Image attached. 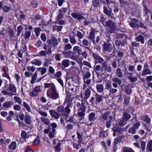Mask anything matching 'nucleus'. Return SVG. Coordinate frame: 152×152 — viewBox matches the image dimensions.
<instances>
[{
  "mask_svg": "<svg viewBox=\"0 0 152 152\" xmlns=\"http://www.w3.org/2000/svg\"><path fill=\"white\" fill-rule=\"evenodd\" d=\"M76 102V105L78 108V115L79 116L83 118L86 110V107L84 105L83 99L82 98L81 99L77 98Z\"/></svg>",
  "mask_w": 152,
  "mask_h": 152,
  "instance_id": "nucleus-1",
  "label": "nucleus"
},
{
  "mask_svg": "<svg viewBox=\"0 0 152 152\" xmlns=\"http://www.w3.org/2000/svg\"><path fill=\"white\" fill-rule=\"evenodd\" d=\"M73 99V97L68 96L65 100L64 103L67 104L65 107V110L69 114L71 111L70 108H72L73 106L72 101Z\"/></svg>",
  "mask_w": 152,
  "mask_h": 152,
  "instance_id": "nucleus-2",
  "label": "nucleus"
},
{
  "mask_svg": "<svg viewBox=\"0 0 152 152\" xmlns=\"http://www.w3.org/2000/svg\"><path fill=\"white\" fill-rule=\"evenodd\" d=\"M104 26L107 28V30L109 33H112L115 31L116 29L115 25V23L111 21L108 20L106 21L105 25L104 24Z\"/></svg>",
  "mask_w": 152,
  "mask_h": 152,
  "instance_id": "nucleus-3",
  "label": "nucleus"
},
{
  "mask_svg": "<svg viewBox=\"0 0 152 152\" xmlns=\"http://www.w3.org/2000/svg\"><path fill=\"white\" fill-rule=\"evenodd\" d=\"M60 41V38H58L57 39L56 37L53 36H51L50 39L47 40V42L48 45H52L53 47L57 46Z\"/></svg>",
  "mask_w": 152,
  "mask_h": 152,
  "instance_id": "nucleus-4",
  "label": "nucleus"
},
{
  "mask_svg": "<svg viewBox=\"0 0 152 152\" xmlns=\"http://www.w3.org/2000/svg\"><path fill=\"white\" fill-rule=\"evenodd\" d=\"M47 96L50 98L52 99L56 100L58 99L59 97V94L57 92L56 88L51 91V92H47Z\"/></svg>",
  "mask_w": 152,
  "mask_h": 152,
  "instance_id": "nucleus-5",
  "label": "nucleus"
},
{
  "mask_svg": "<svg viewBox=\"0 0 152 152\" xmlns=\"http://www.w3.org/2000/svg\"><path fill=\"white\" fill-rule=\"evenodd\" d=\"M113 47H114V45H113L109 41L104 42L103 45V51L104 53L106 51L111 52L113 50Z\"/></svg>",
  "mask_w": 152,
  "mask_h": 152,
  "instance_id": "nucleus-6",
  "label": "nucleus"
},
{
  "mask_svg": "<svg viewBox=\"0 0 152 152\" xmlns=\"http://www.w3.org/2000/svg\"><path fill=\"white\" fill-rule=\"evenodd\" d=\"M45 133H48V136L50 139L53 138L56 134V129H51L50 127H48V129H45L44 130Z\"/></svg>",
  "mask_w": 152,
  "mask_h": 152,
  "instance_id": "nucleus-7",
  "label": "nucleus"
},
{
  "mask_svg": "<svg viewBox=\"0 0 152 152\" xmlns=\"http://www.w3.org/2000/svg\"><path fill=\"white\" fill-rule=\"evenodd\" d=\"M140 125V123L139 122H137L133 124L132 127L129 129L128 132L132 134H135L136 132V130H137Z\"/></svg>",
  "mask_w": 152,
  "mask_h": 152,
  "instance_id": "nucleus-8",
  "label": "nucleus"
},
{
  "mask_svg": "<svg viewBox=\"0 0 152 152\" xmlns=\"http://www.w3.org/2000/svg\"><path fill=\"white\" fill-rule=\"evenodd\" d=\"M102 66L103 69L108 72H110L112 71L110 65H108L107 62L104 61L102 64Z\"/></svg>",
  "mask_w": 152,
  "mask_h": 152,
  "instance_id": "nucleus-9",
  "label": "nucleus"
},
{
  "mask_svg": "<svg viewBox=\"0 0 152 152\" xmlns=\"http://www.w3.org/2000/svg\"><path fill=\"white\" fill-rule=\"evenodd\" d=\"M93 56L97 62L102 64L104 62V60L97 54L93 53Z\"/></svg>",
  "mask_w": 152,
  "mask_h": 152,
  "instance_id": "nucleus-10",
  "label": "nucleus"
},
{
  "mask_svg": "<svg viewBox=\"0 0 152 152\" xmlns=\"http://www.w3.org/2000/svg\"><path fill=\"white\" fill-rule=\"evenodd\" d=\"M112 130L114 132L113 134L114 136H115L116 134L118 135L123 131L122 128L117 126L114 127L112 129Z\"/></svg>",
  "mask_w": 152,
  "mask_h": 152,
  "instance_id": "nucleus-11",
  "label": "nucleus"
},
{
  "mask_svg": "<svg viewBox=\"0 0 152 152\" xmlns=\"http://www.w3.org/2000/svg\"><path fill=\"white\" fill-rule=\"evenodd\" d=\"M57 110L58 112L62 113L65 116H67L69 115L68 113L65 110V107L64 108L62 106H59L58 107Z\"/></svg>",
  "mask_w": 152,
  "mask_h": 152,
  "instance_id": "nucleus-12",
  "label": "nucleus"
},
{
  "mask_svg": "<svg viewBox=\"0 0 152 152\" xmlns=\"http://www.w3.org/2000/svg\"><path fill=\"white\" fill-rule=\"evenodd\" d=\"M71 15L73 17L75 18H77L79 20H84L86 19L85 17L77 13H72Z\"/></svg>",
  "mask_w": 152,
  "mask_h": 152,
  "instance_id": "nucleus-13",
  "label": "nucleus"
},
{
  "mask_svg": "<svg viewBox=\"0 0 152 152\" xmlns=\"http://www.w3.org/2000/svg\"><path fill=\"white\" fill-rule=\"evenodd\" d=\"M73 50L75 53H77L78 56H79L82 52V49L78 46H75L73 48Z\"/></svg>",
  "mask_w": 152,
  "mask_h": 152,
  "instance_id": "nucleus-14",
  "label": "nucleus"
},
{
  "mask_svg": "<svg viewBox=\"0 0 152 152\" xmlns=\"http://www.w3.org/2000/svg\"><path fill=\"white\" fill-rule=\"evenodd\" d=\"M49 113L51 116L56 119H58L60 115V114L52 110H50Z\"/></svg>",
  "mask_w": 152,
  "mask_h": 152,
  "instance_id": "nucleus-15",
  "label": "nucleus"
},
{
  "mask_svg": "<svg viewBox=\"0 0 152 152\" xmlns=\"http://www.w3.org/2000/svg\"><path fill=\"white\" fill-rule=\"evenodd\" d=\"M133 21H132L129 23V25L132 28H137L138 20L135 18L132 19Z\"/></svg>",
  "mask_w": 152,
  "mask_h": 152,
  "instance_id": "nucleus-16",
  "label": "nucleus"
},
{
  "mask_svg": "<svg viewBox=\"0 0 152 152\" xmlns=\"http://www.w3.org/2000/svg\"><path fill=\"white\" fill-rule=\"evenodd\" d=\"M96 101V103H100L102 100L103 96L96 93L95 95Z\"/></svg>",
  "mask_w": 152,
  "mask_h": 152,
  "instance_id": "nucleus-17",
  "label": "nucleus"
},
{
  "mask_svg": "<svg viewBox=\"0 0 152 152\" xmlns=\"http://www.w3.org/2000/svg\"><path fill=\"white\" fill-rule=\"evenodd\" d=\"M70 61L67 59L64 60L61 63V67L62 68H65L68 67L69 65Z\"/></svg>",
  "mask_w": 152,
  "mask_h": 152,
  "instance_id": "nucleus-18",
  "label": "nucleus"
},
{
  "mask_svg": "<svg viewBox=\"0 0 152 152\" xmlns=\"http://www.w3.org/2000/svg\"><path fill=\"white\" fill-rule=\"evenodd\" d=\"M84 99L87 100L90 97L91 94V91L89 88H87L85 91L84 92Z\"/></svg>",
  "mask_w": 152,
  "mask_h": 152,
  "instance_id": "nucleus-19",
  "label": "nucleus"
},
{
  "mask_svg": "<svg viewBox=\"0 0 152 152\" xmlns=\"http://www.w3.org/2000/svg\"><path fill=\"white\" fill-rule=\"evenodd\" d=\"M103 9L105 15L108 16H111L112 11L111 9L109 10L106 7L104 6Z\"/></svg>",
  "mask_w": 152,
  "mask_h": 152,
  "instance_id": "nucleus-20",
  "label": "nucleus"
},
{
  "mask_svg": "<svg viewBox=\"0 0 152 152\" xmlns=\"http://www.w3.org/2000/svg\"><path fill=\"white\" fill-rule=\"evenodd\" d=\"M88 38L89 39L92 40L93 44L95 45L96 42L94 39L95 38V32L94 31H90Z\"/></svg>",
  "mask_w": 152,
  "mask_h": 152,
  "instance_id": "nucleus-21",
  "label": "nucleus"
},
{
  "mask_svg": "<svg viewBox=\"0 0 152 152\" xmlns=\"http://www.w3.org/2000/svg\"><path fill=\"white\" fill-rule=\"evenodd\" d=\"M51 48H48L47 51L45 50H41L39 53V54L42 56H45L48 54V53H51Z\"/></svg>",
  "mask_w": 152,
  "mask_h": 152,
  "instance_id": "nucleus-22",
  "label": "nucleus"
},
{
  "mask_svg": "<svg viewBox=\"0 0 152 152\" xmlns=\"http://www.w3.org/2000/svg\"><path fill=\"white\" fill-rule=\"evenodd\" d=\"M146 149L148 152L152 151V140H149L147 145Z\"/></svg>",
  "mask_w": 152,
  "mask_h": 152,
  "instance_id": "nucleus-23",
  "label": "nucleus"
},
{
  "mask_svg": "<svg viewBox=\"0 0 152 152\" xmlns=\"http://www.w3.org/2000/svg\"><path fill=\"white\" fill-rule=\"evenodd\" d=\"M135 40L137 42H141V43L142 44H144L145 42L144 37L140 34L136 37Z\"/></svg>",
  "mask_w": 152,
  "mask_h": 152,
  "instance_id": "nucleus-24",
  "label": "nucleus"
},
{
  "mask_svg": "<svg viewBox=\"0 0 152 152\" xmlns=\"http://www.w3.org/2000/svg\"><path fill=\"white\" fill-rule=\"evenodd\" d=\"M131 117V115L126 112H124L123 113L122 117L123 119L127 121Z\"/></svg>",
  "mask_w": 152,
  "mask_h": 152,
  "instance_id": "nucleus-25",
  "label": "nucleus"
},
{
  "mask_svg": "<svg viewBox=\"0 0 152 152\" xmlns=\"http://www.w3.org/2000/svg\"><path fill=\"white\" fill-rule=\"evenodd\" d=\"M44 87L46 88H50L51 89V90L54 89L55 87V86L53 83H45Z\"/></svg>",
  "mask_w": 152,
  "mask_h": 152,
  "instance_id": "nucleus-26",
  "label": "nucleus"
},
{
  "mask_svg": "<svg viewBox=\"0 0 152 152\" xmlns=\"http://www.w3.org/2000/svg\"><path fill=\"white\" fill-rule=\"evenodd\" d=\"M96 88L97 90L99 93H101L104 91V87L103 86L102 84L96 85Z\"/></svg>",
  "mask_w": 152,
  "mask_h": 152,
  "instance_id": "nucleus-27",
  "label": "nucleus"
},
{
  "mask_svg": "<svg viewBox=\"0 0 152 152\" xmlns=\"http://www.w3.org/2000/svg\"><path fill=\"white\" fill-rule=\"evenodd\" d=\"M110 114V112L109 111L105 112L102 115L101 119H102L103 121L107 120L108 116Z\"/></svg>",
  "mask_w": 152,
  "mask_h": 152,
  "instance_id": "nucleus-28",
  "label": "nucleus"
},
{
  "mask_svg": "<svg viewBox=\"0 0 152 152\" xmlns=\"http://www.w3.org/2000/svg\"><path fill=\"white\" fill-rule=\"evenodd\" d=\"M109 119L108 121H107L106 123V126L107 128H109L111 125V121L113 119V117L112 115L109 116Z\"/></svg>",
  "mask_w": 152,
  "mask_h": 152,
  "instance_id": "nucleus-29",
  "label": "nucleus"
},
{
  "mask_svg": "<svg viewBox=\"0 0 152 152\" xmlns=\"http://www.w3.org/2000/svg\"><path fill=\"white\" fill-rule=\"evenodd\" d=\"M94 70L96 71H97L99 73H102L103 72L104 70L102 67H101L99 65H97L94 68Z\"/></svg>",
  "mask_w": 152,
  "mask_h": 152,
  "instance_id": "nucleus-30",
  "label": "nucleus"
},
{
  "mask_svg": "<svg viewBox=\"0 0 152 152\" xmlns=\"http://www.w3.org/2000/svg\"><path fill=\"white\" fill-rule=\"evenodd\" d=\"M31 63L32 64L38 66H40L42 64L41 61L37 59L33 60L31 61Z\"/></svg>",
  "mask_w": 152,
  "mask_h": 152,
  "instance_id": "nucleus-31",
  "label": "nucleus"
},
{
  "mask_svg": "<svg viewBox=\"0 0 152 152\" xmlns=\"http://www.w3.org/2000/svg\"><path fill=\"white\" fill-rule=\"evenodd\" d=\"M95 113H94L92 112L89 115L88 120L90 121H94L96 119L95 118Z\"/></svg>",
  "mask_w": 152,
  "mask_h": 152,
  "instance_id": "nucleus-32",
  "label": "nucleus"
},
{
  "mask_svg": "<svg viewBox=\"0 0 152 152\" xmlns=\"http://www.w3.org/2000/svg\"><path fill=\"white\" fill-rule=\"evenodd\" d=\"M17 146L16 142L15 141L12 142L8 147V148L11 150H15Z\"/></svg>",
  "mask_w": 152,
  "mask_h": 152,
  "instance_id": "nucleus-33",
  "label": "nucleus"
},
{
  "mask_svg": "<svg viewBox=\"0 0 152 152\" xmlns=\"http://www.w3.org/2000/svg\"><path fill=\"white\" fill-rule=\"evenodd\" d=\"M151 73V72L148 68L143 69L142 71V75L144 76L147 75H150Z\"/></svg>",
  "mask_w": 152,
  "mask_h": 152,
  "instance_id": "nucleus-34",
  "label": "nucleus"
},
{
  "mask_svg": "<svg viewBox=\"0 0 152 152\" xmlns=\"http://www.w3.org/2000/svg\"><path fill=\"white\" fill-rule=\"evenodd\" d=\"M122 152H135L134 151L130 148L127 147H123L122 148Z\"/></svg>",
  "mask_w": 152,
  "mask_h": 152,
  "instance_id": "nucleus-35",
  "label": "nucleus"
},
{
  "mask_svg": "<svg viewBox=\"0 0 152 152\" xmlns=\"http://www.w3.org/2000/svg\"><path fill=\"white\" fill-rule=\"evenodd\" d=\"M116 74L119 78H121L123 76V73L121 69L119 68H117L116 69Z\"/></svg>",
  "mask_w": 152,
  "mask_h": 152,
  "instance_id": "nucleus-36",
  "label": "nucleus"
},
{
  "mask_svg": "<svg viewBox=\"0 0 152 152\" xmlns=\"http://www.w3.org/2000/svg\"><path fill=\"white\" fill-rule=\"evenodd\" d=\"M31 75H32V76L31 77V83L33 84L34 83V81L37 78V72L36 71L34 74H32V73H31Z\"/></svg>",
  "mask_w": 152,
  "mask_h": 152,
  "instance_id": "nucleus-37",
  "label": "nucleus"
},
{
  "mask_svg": "<svg viewBox=\"0 0 152 152\" xmlns=\"http://www.w3.org/2000/svg\"><path fill=\"white\" fill-rule=\"evenodd\" d=\"M40 119L41 121L47 125H48L50 124V122L48 118L41 117Z\"/></svg>",
  "mask_w": 152,
  "mask_h": 152,
  "instance_id": "nucleus-38",
  "label": "nucleus"
},
{
  "mask_svg": "<svg viewBox=\"0 0 152 152\" xmlns=\"http://www.w3.org/2000/svg\"><path fill=\"white\" fill-rule=\"evenodd\" d=\"M69 38L71 44L74 45L76 43L77 41L75 37L71 35H69Z\"/></svg>",
  "mask_w": 152,
  "mask_h": 152,
  "instance_id": "nucleus-39",
  "label": "nucleus"
},
{
  "mask_svg": "<svg viewBox=\"0 0 152 152\" xmlns=\"http://www.w3.org/2000/svg\"><path fill=\"white\" fill-rule=\"evenodd\" d=\"M25 122L26 124L30 125L31 123V118L28 115H26L25 117Z\"/></svg>",
  "mask_w": 152,
  "mask_h": 152,
  "instance_id": "nucleus-40",
  "label": "nucleus"
},
{
  "mask_svg": "<svg viewBox=\"0 0 152 152\" xmlns=\"http://www.w3.org/2000/svg\"><path fill=\"white\" fill-rule=\"evenodd\" d=\"M82 43L83 45H84V47L86 49L89 50H90V49L88 47L86 46H88L89 44V42L86 39H83L82 41Z\"/></svg>",
  "mask_w": 152,
  "mask_h": 152,
  "instance_id": "nucleus-41",
  "label": "nucleus"
},
{
  "mask_svg": "<svg viewBox=\"0 0 152 152\" xmlns=\"http://www.w3.org/2000/svg\"><path fill=\"white\" fill-rule=\"evenodd\" d=\"M63 26H61L55 25L53 27V30H56L58 31H61Z\"/></svg>",
  "mask_w": 152,
  "mask_h": 152,
  "instance_id": "nucleus-42",
  "label": "nucleus"
},
{
  "mask_svg": "<svg viewBox=\"0 0 152 152\" xmlns=\"http://www.w3.org/2000/svg\"><path fill=\"white\" fill-rule=\"evenodd\" d=\"M112 80L113 82L118 85H120L121 84V80L117 77L113 78Z\"/></svg>",
  "mask_w": 152,
  "mask_h": 152,
  "instance_id": "nucleus-43",
  "label": "nucleus"
},
{
  "mask_svg": "<svg viewBox=\"0 0 152 152\" xmlns=\"http://www.w3.org/2000/svg\"><path fill=\"white\" fill-rule=\"evenodd\" d=\"M12 104V102L8 101L4 103L3 104V106L4 107L7 108L10 107Z\"/></svg>",
  "mask_w": 152,
  "mask_h": 152,
  "instance_id": "nucleus-44",
  "label": "nucleus"
},
{
  "mask_svg": "<svg viewBox=\"0 0 152 152\" xmlns=\"http://www.w3.org/2000/svg\"><path fill=\"white\" fill-rule=\"evenodd\" d=\"M105 88L109 90L111 88V82L109 80H107L105 82Z\"/></svg>",
  "mask_w": 152,
  "mask_h": 152,
  "instance_id": "nucleus-45",
  "label": "nucleus"
},
{
  "mask_svg": "<svg viewBox=\"0 0 152 152\" xmlns=\"http://www.w3.org/2000/svg\"><path fill=\"white\" fill-rule=\"evenodd\" d=\"M37 69L38 71H40L42 75L45 74L47 71V69L44 67L39 68Z\"/></svg>",
  "mask_w": 152,
  "mask_h": 152,
  "instance_id": "nucleus-46",
  "label": "nucleus"
},
{
  "mask_svg": "<svg viewBox=\"0 0 152 152\" xmlns=\"http://www.w3.org/2000/svg\"><path fill=\"white\" fill-rule=\"evenodd\" d=\"M23 29V28L21 25H20L18 27H17V36H19L21 32Z\"/></svg>",
  "mask_w": 152,
  "mask_h": 152,
  "instance_id": "nucleus-47",
  "label": "nucleus"
},
{
  "mask_svg": "<svg viewBox=\"0 0 152 152\" xmlns=\"http://www.w3.org/2000/svg\"><path fill=\"white\" fill-rule=\"evenodd\" d=\"M9 90L13 92H15L16 91V88L15 86L12 84H10L9 85Z\"/></svg>",
  "mask_w": 152,
  "mask_h": 152,
  "instance_id": "nucleus-48",
  "label": "nucleus"
},
{
  "mask_svg": "<svg viewBox=\"0 0 152 152\" xmlns=\"http://www.w3.org/2000/svg\"><path fill=\"white\" fill-rule=\"evenodd\" d=\"M72 48V46L69 43H68L64 45V48L65 50H68L71 49Z\"/></svg>",
  "mask_w": 152,
  "mask_h": 152,
  "instance_id": "nucleus-49",
  "label": "nucleus"
},
{
  "mask_svg": "<svg viewBox=\"0 0 152 152\" xmlns=\"http://www.w3.org/2000/svg\"><path fill=\"white\" fill-rule=\"evenodd\" d=\"M34 31L37 37H38L40 34V32L41 31V28L39 27H36L34 28Z\"/></svg>",
  "mask_w": 152,
  "mask_h": 152,
  "instance_id": "nucleus-50",
  "label": "nucleus"
},
{
  "mask_svg": "<svg viewBox=\"0 0 152 152\" xmlns=\"http://www.w3.org/2000/svg\"><path fill=\"white\" fill-rule=\"evenodd\" d=\"M99 4V0H94L92 2V6L95 7H97Z\"/></svg>",
  "mask_w": 152,
  "mask_h": 152,
  "instance_id": "nucleus-51",
  "label": "nucleus"
},
{
  "mask_svg": "<svg viewBox=\"0 0 152 152\" xmlns=\"http://www.w3.org/2000/svg\"><path fill=\"white\" fill-rule=\"evenodd\" d=\"M40 142L39 137H37L36 138L34 141L33 142L32 144L34 145H38Z\"/></svg>",
  "mask_w": 152,
  "mask_h": 152,
  "instance_id": "nucleus-52",
  "label": "nucleus"
},
{
  "mask_svg": "<svg viewBox=\"0 0 152 152\" xmlns=\"http://www.w3.org/2000/svg\"><path fill=\"white\" fill-rule=\"evenodd\" d=\"M116 37L118 39H121L124 38L126 39L127 37V36L123 34H118L116 36Z\"/></svg>",
  "mask_w": 152,
  "mask_h": 152,
  "instance_id": "nucleus-53",
  "label": "nucleus"
},
{
  "mask_svg": "<svg viewBox=\"0 0 152 152\" xmlns=\"http://www.w3.org/2000/svg\"><path fill=\"white\" fill-rule=\"evenodd\" d=\"M61 145V144L60 143H58L55 146L54 148L56 152H59L60 151V147Z\"/></svg>",
  "mask_w": 152,
  "mask_h": 152,
  "instance_id": "nucleus-54",
  "label": "nucleus"
},
{
  "mask_svg": "<svg viewBox=\"0 0 152 152\" xmlns=\"http://www.w3.org/2000/svg\"><path fill=\"white\" fill-rule=\"evenodd\" d=\"M11 37H14V30L12 28H10L8 31Z\"/></svg>",
  "mask_w": 152,
  "mask_h": 152,
  "instance_id": "nucleus-55",
  "label": "nucleus"
},
{
  "mask_svg": "<svg viewBox=\"0 0 152 152\" xmlns=\"http://www.w3.org/2000/svg\"><path fill=\"white\" fill-rule=\"evenodd\" d=\"M23 105L24 107L28 112H29L30 111V107L26 102H23Z\"/></svg>",
  "mask_w": 152,
  "mask_h": 152,
  "instance_id": "nucleus-56",
  "label": "nucleus"
},
{
  "mask_svg": "<svg viewBox=\"0 0 152 152\" xmlns=\"http://www.w3.org/2000/svg\"><path fill=\"white\" fill-rule=\"evenodd\" d=\"M128 79L131 82H134L137 80V77H132L131 76L128 77Z\"/></svg>",
  "mask_w": 152,
  "mask_h": 152,
  "instance_id": "nucleus-57",
  "label": "nucleus"
},
{
  "mask_svg": "<svg viewBox=\"0 0 152 152\" xmlns=\"http://www.w3.org/2000/svg\"><path fill=\"white\" fill-rule=\"evenodd\" d=\"M126 121L123 119L120 120L119 123V125L121 126H123L126 124Z\"/></svg>",
  "mask_w": 152,
  "mask_h": 152,
  "instance_id": "nucleus-58",
  "label": "nucleus"
},
{
  "mask_svg": "<svg viewBox=\"0 0 152 152\" xmlns=\"http://www.w3.org/2000/svg\"><path fill=\"white\" fill-rule=\"evenodd\" d=\"M31 32L29 31H27L25 33L24 38L25 39H28L30 36Z\"/></svg>",
  "mask_w": 152,
  "mask_h": 152,
  "instance_id": "nucleus-59",
  "label": "nucleus"
},
{
  "mask_svg": "<svg viewBox=\"0 0 152 152\" xmlns=\"http://www.w3.org/2000/svg\"><path fill=\"white\" fill-rule=\"evenodd\" d=\"M109 90L110 92V95H111V94H113L114 93H116L118 91V90L117 89L114 88H110Z\"/></svg>",
  "mask_w": 152,
  "mask_h": 152,
  "instance_id": "nucleus-60",
  "label": "nucleus"
},
{
  "mask_svg": "<svg viewBox=\"0 0 152 152\" xmlns=\"http://www.w3.org/2000/svg\"><path fill=\"white\" fill-rule=\"evenodd\" d=\"M2 9L4 12H8L11 9V8L10 7H7L6 5H4L2 7Z\"/></svg>",
  "mask_w": 152,
  "mask_h": 152,
  "instance_id": "nucleus-61",
  "label": "nucleus"
},
{
  "mask_svg": "<svg viewBox=\"0 0 152 152\" xmlns=\"http://www.w3.org/2000/svg\"><path fill=\"white\" fill-rule=\"evenodd\" d=\"M21 136L23 139H26L27 138V134L26 132L23 130H22L21 133Z\"/></svg>",
  "mask_w": 152,
  "mask_h": 152,
  "instance_id": "nucleus-62",
  "label": "nucleus"
},
{
  "mask_svg": "<svg viewBox=\"0 0 152 152\" xmlns=\"http://www.w3.org/2000/svg\"><path fill=\"white\" fill-rule=\"evenodd\" d=\"M141 147L142 149L144 151L146 143L144 141H142L140 143Z\"/></svg>",
  "mask_w": 152,
  "mask_h": 152,
  "instance_id": "nucleus-63",
  "label": "nucleus"
},
{
  "mask_svg": "<svg viewBox=\"0 0 152 152\" xmlns=\"http://www.w3.org/2000/svg\"><path fill=\"white\" fill-rule=\"evenodd\" d=\"M91 76V74L89 72H88L85 73V75L83 77V79H88Z\"/></svg>",
  "mask_w": 152,
  "mask_h": 152,
  "instance_id": "nucleus-64",
  "label": "nucleus"
}]
</instances>
